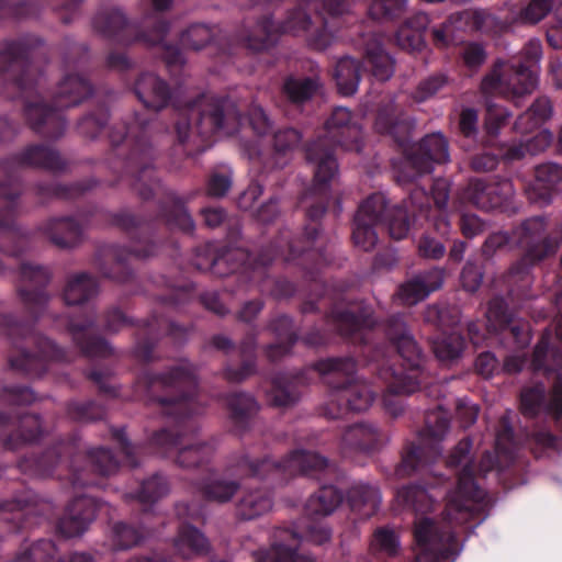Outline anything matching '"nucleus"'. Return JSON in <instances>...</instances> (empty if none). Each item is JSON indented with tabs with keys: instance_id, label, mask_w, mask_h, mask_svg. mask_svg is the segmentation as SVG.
Returning a JSON list of instances; mask_svg holds the SVG:
<instances>
[{
	"instance_id": "obj_25",
	"label": "nucleus",
	"mask_w": 562,
	"mask_h": 562,
	"mask_svg": "<svg viewBox=\"0 0 562 562\" xmlns=\"http://www.w3.org/2000/svg\"><path fill=\"white\" fill-rule=\"evenodd\" d=\"M409 203L418 209L419 216L425 221L432 220V227L441 236L449 235L451 225L447 215L441 211L446 209L450 198V182L445 178L434 179L430 193L422 187H415L409 191Z\"/></svg>"
},
{
	"instance_id": "obj_63",
	"label": "nucleus",
	"mask_w": 562,
	"mask_h": 562,
	"mask_svg": "<svg viewBox=\"0 0 562 562\" xmlns=\"http://www.w3.org/2000/svg\"><path fill=\"white\" fill-rule=\"evenodd\" d=\"M35 400L36 396L29 386H3L0 391V401L8 406H26L35 402Z\"/></svg>"
},
{
	"instance_id": "obj_44",
	"label": "nucleus",
	"mask_w": 562,
	"mask_h": 562,
	"mask_svg": "<svg viewBox=\"0 0 562 562\" xmlns=\"http://www.w3.org/2000/svg\"><path fill=\"white\" fill-rule=\"evenodd\" d=\"M99 281L89 272L76 273L67 280L64 300L67 305H83L99 293Z\"/></svg>"
},
{
	"instance_id": "obj_56",
	"label": "nucleus",
	"mask_w": 562,
	"mask_h": 562,
	"mask_svg": "<svg viewBox=\"0 0 562 562\" xmlns=\"http://www.w3.org/2000/svg\"><path fill=\"white\" fill-rule=\"evenodd\" d=\"M109 117L108 106L104 103H100L78 121L77 131L83 137L94 139L105 128Z\"/></svg>"
},
{
	"instance_id": "obj_38",
	"label": "nucleus",
	"mask_w": 562,
	"mask_h": 562,
	"mask_svg": "<svg viewBox=\"0 0 562 562\" xmlns=\"http://www.w3.org/2000/svg\"><path fill=\"white\" fill-rule=\"evenodd\" d=\"M38 231L58 248H72L83 237L81 224L72 216L52 217L41 224Z\"/></svg>"
},
{
	"instance_id": "obj_50",
	"label": "nucleus",
	"mask_w": 562,
	"mask_h": 562,
	"mask_svg": "<svg viewBox=\"0 0 562 562\" xmlns=\"http://www.w3.org/2000/svg\"><path fill=\"white\" fill-rule=\"evenodd\" d=\"M396 502L416 514H427L434 508V499L424 485L408 484L396 492Z\"/></svg>"
},
{
	"instance_id": "obj_8",
	"label": "nucleus",
	"mask_w": 562,
	"mask_h": 562,
	"mask_svg": "<svg viewBox=\"0 0 562 562\" xmlns=\"http://www.w3.org/2000/svg\"><path fill=\"white\" fill-rule=\"evenodd\" d=\"M244 120L252 131L261 136L272 128V122L265 110L252 104L247 117H244L236 103L229 97L202 94L183 108L175 123L179 146L187 156L205 150V143L218 132L234 134L238 132Z\"/></svg>"
},
{
	"instance_id": "obj_62",
	"label": "nucleus",
	"mask_w": 562,
	"mask_h": 562,
	"mask_svg": "<svg viewBox=\"0 0 562 562\" xmlns=\"http://www.w3.org/2000/svg\"><path fill=\"white\" fill-rule=\"evenodd\" d=\"M267 329L278 339L290 341V345H295L300 339L297 331L294 329L293 318L286 314L271 318L267 325Z\"/></svg>"
},
{
	"instance_id": "obj_58",
	"label": "nucleus",
	"mask_w": 562,
	"mask_h": 562,
	"mask_svg": "<svg viewBox=\"0 0 562 562\" xmlns=\"http://www.w3.org/2000/svg\"><path fill=\"white\" fill-rule=\"evenodd\" d=\"M432 351L441 361H449L459 358L465 347L464 338L454 331L442 334L434 339Z\"/></svg>"
},
{
	"instance_id": "obj_42",
	"label": "nucleus",
	"mask_w": 562,
	"mask_h": 562,
	"mask_svg": "<svg viewBox=\"0 0 562 562\" xmlns=\"http://www.w3.org/2000/svg\"><path fill=\"white\" fill-rule=\"evenodd\" d=\"M429 18L424 12H416L407 18L395 33V42L402 49L419 52L426 45L425 32Z\"/></svg>"
},
{
	"instance_id": "obj_11",
	"label": "nucleus",
	"mask_w": 562,
	"mask_h": 562,
	"mask_svg": "<svg viewBox=\"0 0 562 562\" xmlns=\"http://www.w3.org/2000/svg\"><path fill=\"white\" fill-rule=\"evenodd\" d=\"M145 293L151 296L157 306L150 316L137 323L134 356L142 362L154 360V350L158 341L167 336L181 344L186 340L189 327L173 322L165 313L181 312L194 301V286L191 282H177L165 274H155L148 279Z\"/></svg>"
},
{
	"instance_id": "obj_10",
	"label": "nucleus",
	"mask_w": 562,
	"mask_h": 562,
	"mask_svg": "<svg viewBox=\"0 0 562 562\" xmlns=\"http://www.w3.org/2000/svg\"><path fill=\"white\" fill-rule=\"evenodd\" d=\"M347 11L346 0H299L297 8L289 11L280 23L268 14L259 18L254 29L243 37V46L252 53L263 52L274 46L281 34L306 33L317 22L319 25L307 35V43L313 49L324 50L333 40L326 15L336 18Z\"/></svg>"
},
{
	"instance_id": "obj_33",
	"label": "nucleus",
	"mask_w": 562,
	"mask_h": 562,
	"mask_svg": "<svg viewBox=\"0 0 562 562\" xmlns=\"http://www.w3.org/2000/svg\"><path fill=\"white\" fill-rule=\"evenodd\" d=\"M412 128V121L391 98L380 102L374 130L384 135L392 136L396 143L402 144L406 140Z\"/></svg>"
},
{
	"instance_id": "obj_54",
	"label": "nucleus",
	"mask_w": 562,
	"mask_h": 562,
	"mask_svg": "<svg viewBox=\"0 0 562 562\" xmlns=\"http://www.w3.org/2000/svg\"><path fill=\"white\" fill-rule=\"evenodd\" d=\"M66 415L69 419L77 423H93L105 417L106 409L104 405L94 400L77 401L71 400L66 403Z\"/></svg>"
},
{
	"instance_id": "obj_46",
	"label": "nucleus",
	"mask_w": 562,
	"mask_h": 562,
	"mask_svg": "<svg viewBox=\"0 0 562 562\" xmlns=\"http://www.w3.org/2000/svg\"><path fill=\"white\" fill-rule=\"evenodd\" d=\"M362 69V64L357 58L344 56L338 59L333 76L341 95L349 97L357 92Z\"/></svg>"
},
{
	"instance_id": "obj_4",
	"label": "nucleus",
	"mask_w": 562,
	"mask_h": 562,
	"mask_svg": "<svg viewBox=\"0 0 562 562\" xmlns=\"http://www.w3.org/2000/svg\"><path fill=\"white\" fill-rule=\"evenodd\" d=\"M44 43L41 36L33 33L1 42V92L8 99H24L23 113L31 130L45 138L57 139L64 135L67 126L63 110L80 104L92 94L93 88L86 77L68 74L47 103L40 92L42 74H36L32 65L34 52Z\"/></svg>"
},
{
	"instance_id": "obj_14",
	"label": "nucleus",
	"mask_w": 562,
	"mask_h": 562,
	"mask_svg": "<svg viewBox=\"0 0 562 562\" xmlns=\"http://www.w3.org/2000/svg\"><path fill=\"white\" fill-rule=\"evenodd\" d=\"M418 209L409 203V198L402 204L390 207L386 196L381 192L369 195L358 207L353 217L352 241L364 251L374 248L378 241L375 227L385 224L393 239H404L411 227L422 224Z\"/></svg>"
},
{
	"instance_id": "obj_53",
	"label": "nucleus",
	"mask_w": 562,
	"mask_h": 562,
	"mask_svg": "<svg viewBox=\"0 0 562 562\" xmlns=\"http://www.w3.org/2000/svg\"><path fill=\"white\" fill-rule=\"evenodd\" d=\"M302 134L295 127H282L274 132L272 145L274 149L273 166L282 168L286 165V155L293 151L301 143Z\"/></svg>"
},
{
	"instance_id": "obj_22",
	"label": "nucleus",
	"mask_w": 562,
	"mask_h": 562,
	"mask_svg": "<svg viewBox=\"0 0 562 562\" xmlns=\"http://www.w3.org/2000/svg\"><path fill=\"white\" fill-rule=\"evenodd\" d=\"M462 199L474 207L490 212L515 214L518 207L515 203V188L507 178L470 179L462 191Z\"/></svg>"
},
{
	"instance_id": "obj_2",
	"label": "nucleus",
	"mask_w": 562,
	"mask_h": 562,
	"mask_svg": "<svg viewBox=\"0 0 562 562\" xmlns=\"http://www.w3.org/2000/svg\"><path fill=\"white\" fill-rule=\"evenodd\" d=\"M338 147L357 153L362 149L361 127L353 113L345 106L334 108L325 122L324 134L306 145L305 157L315 165L314 182L301 198V203L308 196L314 201L306 209V224L301 233L293 235L288 228L281 229L256 256L239 247L224 249L216 255L205 248L204 256L198 249L194 267L200 271L210 270L218 278L235 277L238 288H243L260 278L277 258L301 267L304 274H308V271L319 272L323 267L330 265L331 256L323 247L319 221L328 207L329 183L338 171Z\"/></svg>"
},
{
	"instance_id": "obj_37",
	"label": "nucleus",
	"mask_w": 562,
	"mask_h": 562,
	"mask_svg": "<svg viewBox=\"0 0 562 562\" xmlns=\"http://www.w3.org/2000/svg\"><path fill=\"white\" fill-rule=\"evenodd\" d=\"M387 441V436L373 423L360 422L347 427L342 435V445L360 452L379 451Z\"/></svg>"
},
{
	"instance_id": "obj_23",
	"label": "nucleus",
	"mask_w": 562,
	"mask_h": 562,
	"mask_svg": "<svg viewBox=\"0 0 562 562\" xmlns=\"http://www.w3.org/2000/svg\"><path fill=\"white\" fill-rule=\"evenodd\" d=\"M416 562H443L458 554V538L450 527H439L428 517L415 521Z\"/></svg>"
},
{
	"instance_id": "obj_47",
	"label": "nucleus",
	"mask_w": 562,
	"mask_h": 562,
	"mask_svg": "<svg viewBox=\"0 0 562 562\" xmlns=\"http://www.w3.org/2000/svg\"><path fill=\"white\" fill-rule=\"evenodd\" d=\"M272 507L271 493L266 488H256L244 493L236 505V513L240 519L251 520Z\"/></svg>"
},
{
	"instance_id": "obj_30",
	"label": "nucleus",
	"mask_w": 562,
	"mask_h": 562,
	"mask_svg": "<svg viewBox=\"0 0 562 562\" xmlns=\"http://www.w3.org/2000/svg\"><path fill=\"white\" fill-rule=\"evenodd\" d=\"M100 509L101 503L93 496L81 494L74 497L57 522L58 532L66 538L82 535Z\"/></svg>"
},
{
	"instance_id": "obj_59",
	"label": "nucleus",
	"mask_w": 562,
	"mask_h": 562,
	"mask_svg": "<svg viewBox=\"0 0 562 562\" xmlns=\"http://www.w3.org/2000/svg\"><path fill=\"white\" fill-rule=\"evenodd\" d=\"M144 538V527H135L123 521L116 522L113 526V544L117 550H127L136 547Z\"/></svg>"
},
{
	"instance_id": "obj_3",
	"label": "nucleus",
	"mask_w": 562,
	"mask_h": 562,
	"mask_svg": "<svg viewBox=\"0 0 562 562\" xmlns=\"http://www.w3.org/2000/svg\"><path fill=\"white\" fill-rule=\"evenodd\" d=\"M310 297L301 305L302 314L316 313L324 303L325 321L345 339L360 346L368 363L375 364L378 376L385 382L383 406L393 417L404 408L400 395L420 390L425 378L426 356L406 324L404 314L389 316L382 327L389 344L370 341L376 325L372 307L362 301H351L344 285L328 284L319 272L308 271Z\"/></svg>"
},
{
	"instance_id": "obj_28",
	"label": "nucleus",
	"mask_w": 562,
	"mask_h": 562,
	"mask_svg": "<svg viewBox=\"0 0 562 562\" xmlns=\"http://www.w3.org/2000/svg\"><path fill=\"white\" fill-rule=\"evenodd\" d=\"M486 330L488 334L510 338L517 349L526 348L530 342V326L526 322H516L503 297H494L486 312Z\"/></svg>"
},
{
	"instance_id": "obj_12",
	"label": "nucleus",
	"mask_w": 562,
	"mask_h": 562,
	"mask_svg": "<svg viewBox=\"0 0 562 562\" xmlns=\"http://www.w3.org/2000/svg\"><path fill=\"white\" fill-rule=\"evenodd\" d=\"M155 12L144 16L140 24L132 23L117 8L100 10L93 18V29L104 38L119 45L140 43L147 47L161 45V57L167 67L184 64V57L178 45L164 44L169 32V23L161 12L169 9L172 0H151Z\"/></svg>"
},
{
	"instance_id": "obj_35",
	"label": "nucleus",
	"mask_w": 562,
	"mask_h": 562,
	"mask_svg": "<svg viewBox=\"0 0 562 562\" xmlns=\"http://www.w3.org/2000/svg\"><path fill=\"white\" fill-rule=\"evenodd\" d=\"M363 53L366 66L371 75L379 81L389 80L394 74V59L384 49V36L372 32L363 35Z\"/></svg>"
},
{
	"instance_id": "obj_17",
	"label": "nucleus",
	"mask_w": 562,
	"mask_h": 562,
	"mask_svg": "<svg viewBox=\"0 0 562 562\" xmlns=\"http://www.w3.org/2000/svg\"><path fill=\"white\" fill-rule=\"evenodd\" d=\"M541 56L540 41L530 40L518 56L507 61L496 60L492 71L482 80L483 92L501 94L519 106V100L537 87Z\"/></svg>"
},
{
	"instance_id": "obj_34",
	"label": "nucleus",
	"mask_w": 562,
	"mask_h": 562,
	"mask_svg": "<svg viewBox=\"0 0 562 562\" xmlns=\"http://www.w3.org/2000/svg\"><path fill=\"white\" fill-rule=\"evenodd\" d=\"M231 430L237 436L248 432L259 412L256 398L246 392H233L225 396Z\"/></svg>"
},
{
	"instance_id": "obj_16",
	"label": "nucleus",
	"mask_w": 562,
	"mask_h": 562,
	"mask_svg": "<svg viewBox=\"0 0 562 562\" xmlns=\"http://www.w3.org/2000/svg\"><path fill=\"white\" fill-rule=\"evenodd\" d=\"M328 465L325 457L304 449H294L280 461L270 457L252 459L247 452L240 451L231 456L227 471L239 479L252 477L282 483L296 474L317 477Z\"/></svg>"
},
{
	"instance_id": "obj_32",
	"label": "nucleus",
	"mask_w": 562,
	"mask_h": 562,
	"mask_svg": "<svg viewBox=\"0 0 562 562\" xmlns=\"http://www.w3.org/2000/svg\"><path fill=\"white\" fill-rule=\"evenodd\" d=\"M562 183V166L555 162L540 164L535 168V178L526 193L533 203L547 205L559 193Z\"/></svg>"
},
{
	"instance_id": "obj_27",
	"label": "nucleus",
	"mask_w": 562,
	"mask_h": 562,
	"mask_svg": "<svg viewBox=\"0 0 562 562\" xmlns=\"http://www.w3.org/2000/svg\"><path fill=\"white\" fill-rule=\"evenodd\" d=\"M463 24L473 31L488 34L497 32L501 23L493 13L484 9L453 13L447 21L431 30L435 46L447 47L451 42L453 29H459Z\"/></svg>"
},
{
	"instance_id": "obj_51",
	"label": "nucleus",
	"mask_w": 562,
	"mask_h": 562,
	"mask_svg": "<svg viewBox=\"0 0 562 562\" xmlns=\"http://www.w3.org/2000/svg\"><path fill=\"white\" fill-rule=\"evenodd\" d=\"M169 492L167 479L161 474H154L144 480L135 493L126 494V499H136L145 507H151Z\"/></svg>"
},
{
	"instance_id": "obj_31",
	"label": "nucleus",
	"mask_w": 562,
	"mask_h": 562,
	"mask_svg": "<svg viewBox=\"0 0 562 562\" xmlns=\"http://www.w3.org/2000/svg\"><path fill=\"white\" fill-rule=\"evenodd\" d=\"M548 222L544 216L525 220L517 229L519 247L526 250L536 249L538 252L544 248L546 258L554 255L562 239V224L558 228L560 238L546 234Z\"/></svg>"
},
{
	"instance_id": "obj_55",
	"label": "nucleus",
	"mask_w": 562,
	"mask_h": 562,
	"mask_svg": "<svg viewBox=\"0 0 562 562\" xmlns=\"http://www.w3.org/2000/svg\"><path fill=\"white\" fill-rule=\"evenodd\" d=\"M524 252L508 269L506 279L508 284L525 282L529 283V276L531 269L539 262L546 259L544 248L539 252L536 249H522Z\"/></svg>"
},
{
	"instance_id": "obj_18",
	"label": "nucleus",
	"mask_w": 562,
	"mask_h": 562,
	"mask_svg": "<svg viewBox=\"0 0 562 562\" xmlns=\"http://www.w3.org/2000/svg\"><path fill=\"white\" fill-rule=\"evenodd\" d=\"M533 372L549 376L554 373L550 398L543 383L524 387L520 392V411L524 416L533 418L540 412L550 414L557 422L562 419V353L552 350L550 339L542 336L536 344L530 361Z\"/></svg>"
},
{
	"instance_id": "obj_20",
	"label": "nucleus",
	"mask_w": 562,
	"mask_h": 562,
	"mask_svg": "<svg viewBox=\"0 0 562 562\" xmlns=\"http://www.w3.org/2000/svg\"><path fill=\"white\" fill-rule=\"evenodd\" d=\"M450 419L440 408L427 412L425 425L419 431L420 445L414 442L405 448L402 461L396 470L398 474H409L435 463L442 453L440 441L447 434Z\"/></svg>"
},
{
	"instance_id": "obj_6",
	"label": "nucleus",
	"mask_w": 562,
	"mask_h": 562,
	"mask_svg": "<svg viewBox=\"0 0 562 562\" xmlns=\"http://www.w3.org/2000/svg\"><path fill=\"white\" fill-rule=\"evenodd\" d=\"M133 90L145 109L154 113L136 112L132 121L110 127L109 166L117 176L111 186L126 180L132 190L147 201L162 188L156 167L158 150L153 136L154 116L171 103L172 90L166 80L153 72L140 74Z\"/></svg>"
},
{
	"instance_id": "obj_26",
	"label": "nucleus",
	"mask_w": 562,
	"mask_h": 562,
	"mask_svg": "<svg viewBox=\"0 0 562 562\" xmlns=\"http://www.w3.org/2000/svg\"><path fill=\"white\" fill-rule=\"evenodd\" d=\"M97 312L94 308H83L80 315H69L67 330L72 341L87 358H108L113 348L103 337L95 335Z\"/></svg>"
},
{
	"instance_id": "obj_41",
	"label": "nucleus",
	"mask_w": 562,
	"mask_h": 562,
	"mask_svg": "<svg viewBox=\"0 0 562 562\" xmlns=\"http://www.w3.org/2000/svg\"><path fill=\"white\" fill-rule=\"evenodd\" d=\"M346 498L350 510L359 519L372 517L378 512L381 502L379 488L363 482L352 484L347 492Z\"/></svg>"
},
{
	"instance_id": "obj_48",
	"label": "nucleus",
	"mask_w": 562,
	"mask_h": 562,
	"mask_svg": "<svg viewBox=\"0 0 562 562\" xmlns=\"http://www.w3.org/2000/svg\"><path fill=\"white\" fill-rule=\"evenodd\" d=\"M552 114L551 101L540 97L514 123V130L520 134H528L539 128Z\"/></svg>"
},
{
	"instance_id": "obj_1",
	"label": "nucleus",
	"mask_w": 562,
	"mask_h": 562,
	"mask_svg": "<svg viewBox=\"0 0 562 562\" xmlns=\"http://www.w3.org/2000/svg\"><path fill=\"white\" fill-rule=\"evenodd\" d=\"M69 161L58 149L43 143H33L0 159V276L16 269L15 289L27 319L13 313L0 315V333L18 349L9 357L14 371L29 376L43 375L49 362H70L72 353L58 346L47 336L35 330V323L44 313L49 301L47 286L52 273L47 267L32 262H19L12 267L7 262L25 254L32 245L33 234L16 223L18 200L21 195V169H42L52 173H63Z\"/></svg>"
},
{
	"instance_id": "obj_13",
	"label": "nucleus",
	"mask_w": 562,
	"mask_h": 562,
	"mask_svg": "<svg viewBox=\"0 0 562 562\" xmlns=\"http://www.w3.org/2000/svg\"><path fill=\"white\" fill-rule=\"evenodd\" d=\"M473 442L469 437L461 439L446 459L448 468H463L458 473L457 487L448 501L443 519L449 524L463 525L479 518L487 506L486 492L477 482V475H485L497 464L496 457L486 451L479 464L470 457Z\"/></svg>"
},
{
	"instance_id": "obj_64",
	"label": "nucleus",
	"mask_w": 562,
	"mask_h": 562,
	"mask_svg": "<svg viewBox=\"0 0 562 562\" xmlns=\"http://www.w3.org/2000/svg\"><path fill=\"white\" fill-rule=\"evenodd\" d=\"M31 562H59L60 557L53 540L40 539L24 548Z\"/></svg>"
},
{
	"instance_id": "obj_5",
	"label": "nucleus",
	"mask_w": 562,
	"mask_h": 562,
	"mask_svg": "<svg viewBox=\"0 0 562 562\" xmlns=\"http://www.w3.org/2000/svg\"><path fill=\"white\" fill-rule=\"evenodd\" d=\"M137 385L148 403L156 404L161 415L175 422V429L161 428L150 435V450L173 458L184 469L207 468L215 445L198 438L199 426L193 417L201 409L195 401L198 379L193 367L176 366L160 373L145 371L138 376Z\"/></svg>"
},
{
	"instance_id": "obj_49",
	"label": "nucleus",
	"mask_w": 562,
	"mask_h": 562,
	"mask_svg": "<svg viewBox=\"0 0 562 562\" xmlns=\"http://www.w3.org/2000/svg\"><path fill=\"white\" fill-rule=\"evenodd\" d=\"M255 562H317L312 555L299 552V548L284 542H273L271 548L252 552Z\"/></svg>"
},
{
	"instance_id": "obj_24",
	"label": "nucleus",
	"mask_w": 562,
	"mask_h": 562,
	"mask_svg": "<svg viewBox=\"0 0 562 562\" xmlns=\"http://www.w3.org/2000/svg\"><path fill=\"white\" fill-rule=\"evenodd\" d=\"M43 436V419L38 414L0 411V451H18L40 441Z\"/></svg>"
},
{
	"instance_id": "obj_61",
	"label": "nucleus",
	"mask_w": 562,
	"mask_h": 562,
	"mask_svg": "<svg viewBox=\"0 0 562 562\" xmlns=\"http://www.w3.org/2000/svg\"><path fill=\"white\" fill-rule=\"evenodd\" d=\"M213 37L212 30L204 24H192L181 33L180 43L183 47L199 50L206 46Z\"/></svg>"
},
{
	"instance_id": "obj_19",
	"label": "nucleus",
	"mask_w": 562,
	"mask_h": 562,
	"mask_svg": "<svg viewBox=\"0 0 562 562\" xmlns=\"http://www.w3.org/2000/svg\"><path fill=\"white\" fill-rule=\"evenodd\" d=\"M344 495L340 490L334 485H323L312 494L305 504V514L307 519L292 528L280 529L277 537L278 542H284L299 548L302 541H307L316 546L328 542L331 538V529L325 521L317 520L316 517H325L335 512L341 504Z\"/></svg>"
},
{
	"instance_id": "obj_21",
	"label": "nucleus",
	"mask_w": 562,
	"mask_h": 562,
	"mask_svg": "<svg viewBox=\"0 0 562 562\" xmlns=\"http://www.w3.org/2000/svg\"><path fill=\"white\" fill-rule=\"evenodd\" d=\"M450 159L447 137L435 132L425 135L407 156L404 166L397 171L396 181L401 186L414 183L417 177L430 173L436 165H442Z\"/></svg>"
},
{
	"instance_id": "obj_40",
	"label": "nucleus",
	"mask_w": 562,
	"mask_h": 562,
	"mask_svg": "<svg viewBox=\"0 0 562 562\" xmlns=\"http://www.w3.org/2000/svg\"><path fill=\"white\" fill-rule=\"evenodd\" d=\"M176 554L184 560L210 553L211 544L205 535L196 527L182 522L173 539Z\"/></svg>"
},
{
	"instance_id": "obj_43",
	"label": "nucleus",
	"mask_w": 562,
	"mask_h": 562,
	"mask_svg": "<svg viewBox=\"0 0 562 562\" xmlns=\"http://www.w3.org/2000/svg\"><path fill=\"white\" fill-rule=\"evenodd\" d=\"M95 186L97 181L92 178L68 184L42 181L34 184L33 192L42 202L52 199L74 200L83 195Z\"/></svg>"
},
{
	"instance_id": "obj_45",
	"label": "nucleus",
	"mask_w": 562,
	"mask_h": 562,
	"mask_svg": "<svg viewBox=\"0 0 562 562\" xmlns=\"http://www.w3.org/2000/svg\"><path fill=\"white\" fill-rule=\"evenodd\" d=\"M302 376L289 378L286 374H277L268 392V401L274 407H289L294 405L301 396Z\"/></svg>"
},
{
	"instance_id": "obj_57",
	"label": "nucleus",
	"mask_w": 562,
	"mask_h": 562,
	"mask_svg": "<svg viewBox=\"0 0 562 562\" xmlns=\"http://www.w3.org/2000/svg\"><path fill=\"white\" fill-rule=\"evenodd\" d=\"M407 11V0H371L369 16L374 21L393 22L400 20Z\"/></svg>"
},
{
	"instance_id": "obj_9",
	"label": "nucleus",
	"mask_w": 562,
	"mask_h": 562,
	"mask_svg": "<svg viewBox=\"0 0 562 562\" xmlns=\"http://www.w3.org/2000/svg\"><path fill=\"white\" fill-rule=\"evenodd\" d=\"M79 440L74 432L41 454L21 458L18 468L24 474L47 477L54 475L57 468L65 467L67 479L75 488L98 485V476H109L119 470L121 461L110 448H91L81 456Z\"/></svg>"
},
{
	"instance_id": "obj_7",
	"label": "nucleus",
	"mask_w": 562,
	"mask_h": 562,
	"mask_svg": "<svg viewBox=\"0 0 562 562\" xmlns=\"http://www.w3.org/2000/svg\"><path fill=\"white\" fill-rule=\"evenodd\" d=\"M193 194L181 196L176 191L162 190L157 204V212L149 217H139L127 210L113 213L111 224L125 232L131 246L105 244L97 248L92 265L104 279L120 284L133 283L136 273L131 266V258L145 259L158 254L164 244L159 231H179L193 235L195 222L188 210Z\"/></svg>"
},
{
	"instance_id": "obj_15",
	"label": "nucleus",
	"mask_w": 562,
	"mask_h": 562,
	"mask_svg": "<svg viewBox=\"0 0 562 562\" xmlns=\"http://www.w3.org/2000/svg\"><path fill=\"white\" fill-rule=\"evenodd\" d=\"M312 368L325 378L330 387L325 415L337 419L350 412L367 411L374 401L371 386L356 378L357 362L352 357H329L315 361Z\"/></svg>"
},
{
	"instance_id": "obj_39",
	"label": "nucleus",
	"mask_w": 562,
	"mask_h": 562,
	"mask_svg": "<svg viewBox=\"0 0 562 562\" xmlns=\"http://www.w3.org/2000/svg\"><path fill=\"white\" fill-rule=\"evenodd\" d=\"M257 339L258 331L252 328L239 344L241 362L238 367L225 364L223 376L229 383H241L257 373Z\"/></svg>"
},
{
	"instance_id": "obj_52",
	"label": "nucleus",
	"mask_w": 562,
	"mask_h": 562,
	"mask_svg": "<svg viewBox=\"0 0 562 562\" xmlns=\"http://www.w3.org/2000/svg\"><path fill=\"white\" fill-rule=\"evenodd\" d=\"M240 484L234 480L209 477L200 485L204 499L220 504L228 503L239 490Z\"/></svg>"
},
{
	"instance_id": "obj_36",
	"label": "nucleus",
	"mask_w": 562,
	"mask_h": 562,
	"mask_svg": "<svg viewBox=\"0 0 562 562\" xmlns=\"http://www.w3.org/2000/svg\"><path fill=\"white\" fill-rule=\"evenodd\" d=\"M321 88V79L316 76L289 75L283 79L280 95L285 104L301 112Z\"/></svg>"
},
{
	"instance_id": "obj_29",
	"label": "nucleus",
	"mask_w": 562,
	"mask_h": 562,
	"mask_svg": "<svg viewBox=\"0 0 562 562\" xmlns=\"http://www.w3.org/2000/svg\"><path fill=\"white\" fill-rule=\"evenodd\" d=\"M0 517L12 524L15 532L36 527L44 519L37 495L32 490L18 492L10 499H0Z\"/></svg>"
},
{
	"instance_id": "obj_60",
	"label": "nucleus",
	"mask_w": 562,
	"mask_h": 562,
	"mask_svg": "<svg viewBox=\"0 0 562 562\" xmlns=\"http://www.w3.org/2000/svg\"><path fill=\"white\" fill-rule=\"evenodd\" d=\"M370 548L374 554L394 557L400 548L398 537L394 530L387 527H379L373 533Z\"/></svg>"
}]
</instances>
